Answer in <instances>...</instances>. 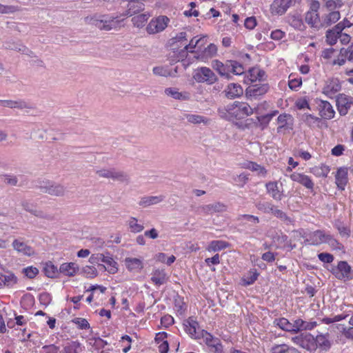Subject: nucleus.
<instances>
[{
  "mask_svg": "<svg viewBox=\"0 0 353 353\" xmlns=\"http://www.w3.org/2000/svg\"><path fill=\"white\" fill-rule=\"evenodd\" d=\"M225 110V118L228 120L242 119L254 112V110L247 103L239 101L228 105Z\"/></svg>",
  "mask_w": 353,
  "mask_h": 353,
  "instance_id": "1",
  "label": "nucleus"
},
{
  "mask_svg": "<svg viewBox=\"0 0 353 353\" xmlns=\"http://www.w3.org/2000/svg\"><path fill=\"white\" fill-rule=\"evenodd\" d=\"M98 177L102 179H112L125 184L130 182V176L124 171L117 170L114 168H103L96 171Z\"/></svg>",
  "mask_w": 353,
  "mask_h": 353,
  "instance_id": "2",
  "label": "nucleus"
},
{
  "mask_svg": "<svg viewBox=\"0 0 353 353\" xmlns=\"http://www.w3.org/2000/svg\"><path fill=\"white\" fill-rule=\"evenodd\" d=\"M38 188L42 193L52 196L62 197L67 193L66 188L63 185L49 180L40 181Z\"/></svg>",
  "mask_w": 353,
  "mask_h": 353,
  "instance_id": "3",
  "label": "nucleus"
},
{
  "mask_svg": "<svg viewBox=\"0 0 353 353\" xmlns=\"http://www.w3.org/2000/svg\"><path fill=\"white\" fill-rule=\"evenodd\" d=\"M193 78L198 83H206L209 85L213 84L217 80V77L214 72L207 67H201L196 69Z\"/></svg>",
  "mask_w": 353,
  "mask_h": 353,
  "instance_id": "4",
  "label": "nucleus"
},
{
  "mask_svg": "<svg viewBox=\"0 0 353 353\" xmlns=\"http://www.w3.org/2000/svg\"><path fill=\"white\" fill-rule=\"evenodd\" d=\"M170 22V19L164 15H160L152 19L146 27L149 34H157L164 30Z\"/></svg>",
  "mask_w": 353,
  "mask_h": 353,
  "instance_id": "5",
  "label": "nucleus"
},
{
  "mask_svg": "<svg viewBox=\"0 0 353 353\" xmlns=\"http://www.w3.org/2000/svg\"><path fill=\"white\" fill-rule=\"evenodd\" d=\"M296 0H274L270 10L272 14L281 16L294 5Z\"/></svg>",
  "mask_w": 353,
  "mask_h": 353,
  "instance_id": "6",
  "label": "nucleus"
},
{
  "mask_svg": "<svg viewBox=\"0 0 353 353\" xmlns=\"http://www.w3.org/2000/svg\"><path fill=\"white\" fill-rule=\"evenodd\" d=\"M89 261L91 263H99V261L103 262L110 268L108 271L111 274H114L117 272V268L116 266L117 263L110 256H105L104 254L98 253L96 254H92L89 259Z\"/></svg>",
  "mask_w": 353,
  "mask_h": 353,
  "instance_id": "7",
  "label": "nucleus"
},
{
  "mask_svg": "<svg viewBox=\"0 0 353 353\" xmlns=\"http://www.w3.org/2000/svg\"><path fill=\"white\" fill-rule=\"evenodd\" d=\"M341 89L340 81L337 78L327 79L323 88V93L328 97H333Z\"/></svg>",
  "mask_w": 353,
  "mask_h": 353,
  "instance_id": "8",
  "label": "nucleus"
},
{
  "mask_svg": "<svg viewBox=\"0 0 353 353\" xmlns=\"http://www.w3.org/2000/svg\"><path fill=\"white\" fill-rule=\"evenodd\" d=\"M336 105L339 114L344 116L353 105V97L345 94H339L336 99Z\"/></svg>",
  "mask_w": 353,
  "mask_h": 353,
  "instance_id": "9",
  "label": "nucleus"
},
{
  "mask_svg": "<svg viewBox=\"0 0 353 353\" xmlns=\"http://www.w3.org/2000/svg\"><path fill=\"white\" fill-rule=\"evenodd\" d=\"M223 64L225 70V78L228 79H230L231 77L230 72L236 75H241L244 72L243 66L236 61L228 60Z\"/></svg>",
  "mask_w": 353,
  "mask_h": 353,
  "instance_id": "10",
  "label": "nucleus"
},
{
  "mask_svg": "<svg viewBox=\"0 0 353 353\" xmlns=\"http://www.w3.org/2000/svg\"><path fill=\"white\" fill-rule=\"evenodd\" d=\"M128 1L127 10L123 16L131 17L144 10V2L141 0H128Z\"/></svg>",
  "mask_w": 353,
  "mask_h": 353,
  "instance_id": "11",
  "label": "nucleus"
},
{
  "mask_svg": "<svg viewBox=\"0 0 353 353\" xmlns=\"http://www.w3.org/2000/svg\"><path fill=\"white\" fill-rule=\"evenodd\" d=\"M320 116L325 119H331L334 117L335 112L332 105L327 101L320 100L318 103Z\"/></svg>",
  "mask_w": 353,
  "mask_h": 353,
  "instance_id": "12",
  "label": "nucleus"
},
{
  "mask_svg": "<svg viewBox=\"0 0 353 353\" xmlns=\"http://www.w3.org/2000/svg\"><path fill=\"white\" fill-rule=\"evenodd\" d=\"M12 245L14 250L23 255L30 256L35 254L34 249L20 239H14Z\"/></svg>",
  "mask_w": 353,
  "mask_h": 353,
  "instance_id": "13",
  "label": "nucleus"
},
{
  "mask_svg": "<svg viewBox=\"0 0 353 353\" xmlns=\"http://www.w3.org/2000/svg\"><path fill=\"white\" fill-rule=\"evenodd\" d=\"M269 90L267 83H256L250 85L245 90L246 95L253 97H257L265 94Z\"/></svg>",
  "mask_w": 353,
  "mask_h": 353,
  "instance_id": "14",
  "label": "nucleus"
},
{
  "mask_svg": "<svg viewBox=\"0 0 353 353\" xmlns=\"http://www.w3.org/2000/svg\"><path fill=\"white\" fill-rule=\"evenodd\" d=\"M335 276L339 279H350L352 278V268L346 261H340L337 265Z\"/></svg>",
  "mask_w": 353,
  "mask_h": 353,
  "instance_id": "15",
  "label": "nucleus"
},
{
  "mask_svg": "<svg viewBox=\"0 0 353 353\" xmlns=\"http://www.w3.org/2000/svg\"><path fill=\"white\" fill-rule=\"evenodd\" d=\"M201 211L206 214H211L216 212H225L228 210V205L221 202H214L203 205Z\"/></svg>",
  "mask_w": 353,
  "mask_h": 353,
  "instance_id": "16",
  "label": "nucleus"
},
{
  "mask_svg": "<svg viewBox=\"0 0 353 353\" xmlns=\"http://www.w3.org/2000/svg\"><path fill=\"white\" fill-rule=\"evenodd\" d=\"M164 199L165 196L161 194L158 196H145L140 199L138 204L140 207L145 208L154 205H157L163 201Z\"/></svg>",
  "mask_w": 353,
  "mask_h": 353,
  "instance_id": "17",
  "label": "nucleus"
},
{
  "mask_svg": "<svg viewBox=\"0 0 353 353\" xmlns=\"http://www.w3.org/2000/svg\"><path fill=\"white\" fill-rule=\"evenodd\" d=\"M316 321H306L301 319H297L293 321L294 332L297 333L303 330H311L316 326Z\"/></svg>",
  "mask_w": 353,
  "mask_h": 353,
  "instance_id": "18",
  "label": "nucleus"
},
{
  "mask_svg": "<svg viewBox=\"0 0 353 353\" xmlns=\"http://www.w3.org/2000/svg\"><path fill=\"white\" fill-rule=\"evenodd\" d=\"M305 22L312 28L319 30L323 27L318 12H307L305 16Z\"/></svg>",
  "mask_w": 353,
  "mask_h": 353,
  "instance_id": "19",
  "label": "nucleus"
},
{
  "mask_svg": "<svg viewBox=\"0 0 353 353\" xmlns=\"http://www.w3.org/2000/svg\"><path fill=\"white\" fill-rule=\"evenodd\" d=\"M331 239L330 235H326L323 231L316 230L310 234V239L307 241H310V243L312 245H319L324 242H328Z\"/></svg>",
  "mask_w": 353,
  "mask_h": 353,
  "instance_id": "20",
  "label": "nucleus"
},
{
  "mask_svg": "<svg viewBox=\"0 0 353 353\" xmlns=\"http://www.w3.org/2000/svg\"><path fill=\"white\" fill-rule=\"evenodd\" d=\"M225 97L229 99H234L241 96L243 93L242 87L237 83H230L224 90Z\"/></svg>",
  "mask_w": 353,
  "mask_h": 353,
  "instance_id": "21",
  "label": "nucleus"
},
{
  "mask_svg": "<svg viewBox=\"0 0 353 353\" xmlns=\"http://www.w3.org/2000/svg\"><path fill=\"white\" fill-rule=\"evenodd\" d=\"M336 184L341 190H344L347 183V169L346 168H340L336 172L335 176Z\"/></svg>",
  "mask_w": 353,
  "mask_h": 353,
  "instance_id": "22",
  "label": "nucleus"
},
{
  "mask_svg": "<svg viewBox=\"0 0 353 353\" xmlns=\"http://www.w3.org/2000/svg\"><path fill=\"white\" fill-rule=\"evenodd\" d=\"M183 119H186L188 122L192 124H203L208 125L210 123V119L199 114H185Z\"/></svg>",
  "mask_w": 353,
  "mask_h": 353,
  "instance_id": "23",
  "label": "nucleus"
},
{
  "mask_svg": "<svg viewBox=\"0 0 353 353\" xmlns=\"http://www.w3.org/2000/svg\"><path fill=\"white\" fill-rule=\"evenodd\" d=\"M204 340L207 345L214 349L215 353H222L223 346L218 338H215L210 334L207 333L204 336Z\"/></svg>",
  "mask_w": 353,
  "mask_h": 353,
  "instance_id": "24",
  "label": "nucleus"
},
{
  "mask_svg": "<svg viewBox=\"0 0 353 353\" xmlns=\"http://www.w3.org/2000/svg\"><path fill=\"white\" fill-rule=\"evenodd\" d=\"M125 265L127 269L131 272H139L143 268L142 261L137 258H126Z\"/></svg>",
  "mask_w": 353,
  "mask_h": 353,
  "instance_id": "25",
  "label": "nucleus"
},
{
  "mask_svg": "<svg viewBox=\"0 0 353 353\" xmlns=\"http://www.w3.org/2000/svg\"><path fill=\"white\" fill-rule=\"evenodd\" d=\"M3 47L6 50H14L21 53H27L28 48L19 41L14 40H8L3 43Z\"/></svg>",
  "mask_w": 353,
  "mask_h": 353,
  "instance_id": "26",
  "label": "nucleus"
},
{
  "mask_svg": "<svg viewBox=\"0 0 353 353\" xmlns=\"http://www.w3.org/2000/svg\"><path fill=\"white\" fill-rule=\"evenodd\" d=\"M168 277L163 270L157 269L152 274L151 281L157 285H161L167 282Z\"/></svg>",
  "mask_w": 353,
  "mask_h": 353,
  "instance_id": "27",
  "label": "nucleus"
},
{
  "mask_svg": "<svg viewBox=\"0 0 353 353\" xmlns=\"http://www.w3.org/2000/svg\"><path fill=\"white\" fill-rule=\"evenodd\" d=\"M291 178L293 181L301 183L308 189H312L314 187V183L307 175L295 173L291 175Z\"/></svg>",
  "mask_w": 353,
  "mask_h": 353,
  "instance_id": "28",
  "label": "nucleus"
},
{
  "mask_svg": "<svg viewBox=\"0 0 353 353\" xmlns=\"http://www.w3.org/2000/svg\"><path fill=\"white\" fill-rule=\"evenodd\" d=\"M0 105L5 108H17L21 110L28 108L27 103L21 100H0Z\"/></svg>",
  "mask_w": 353,
  "mask_h": 353,
  "instance_id": "29",
  "label": "nucleus"
},
{
  "mask_svg": "<svg viewBox=\"0 0 353 353\" xmlns=\"http://www.w3.org/2000/svg\"><path fill=\"white\" fill-rule=\"evenodd\" d=\"M78 270L79 266L75 263H63L59 268L61 273H63V274L68 276H72L75 275Z\"/></svg>",
  "mask_w": 353,
  "mask_h": 353,
  "instance_id": "30",
  "label": "nucleus"
},
{
  "mask_svg": "<svg viewBox=\"0 0 353 353\" xmlns=\"http://www.w3.org/2000/svg\"><path fill=\"white\" fill-rule=\"evenodd\" d=\"M268 192L276 201H281L283 198V193L279 190L277 183L270 182L266 184Z\"/></svg>",
  "mask_w": 353,
  "mask_h": 353,
  "instance_id": "31",
  "label": "nucleus"
},
{
  "mask_svg": "<svg viewBox=\"0 0 353 353\" xmlns=\"http://www.w3.org/2000/svg\"><path fill=\"white\" fill-rule=\"evenodd\" d=\"M17 281V277L12 273L3 274L0 272V288L7 286L10 287L14 285Z\"/></svg>",
  "mask_w": 353,
  "mask_h": 353,
  "instance_id": "32",
  "label": "nucleus"
},
{
  "mask_svg": "<svg viewBox=\"0 0 353 353\" xmlns=\"http://www.w3.org/2000/svg\"><path fill=\"white\" fill-rule=\"evenodd\" d=\"M165 93L168 96H170L175 99L179 100H188L190 99V94L188 92H179L176 89L168 88L165 90Z\"/></svg>",
  "mask_w": 353,
  "mask_h": 353,
  "instance_id": "33",
  "label": "nucleus"
},
{
  "mask_svg": "<svg viewBox=\"0 0 353 353\" xmlns=\"http://www.w3.org/2000/svg\"><path fill=\"white\" fill-rule=\"evenodd\" d=\"M341 17L340 12L339 11H332L329 14H326L323 21V26H329L332 23H336L339 20Z\"/></svg>",
  "mask_w": 353,
  "mask_h": 353,
  "instance_id": "34",
  "label": "nucleus"
},
{
  "mask_svg": "<svg viewBox=\"0 0 353 353\" xmlns=\"http://www.w3.org/2000/svg\"><path fill=\"white\" fill-rule=\"evenodd\" d=\"M150 14L148 12L142 13L134 16L132 19L133 25L137 28H142L150 18Z\"/></svg>",
  "mask_w": 353,
  "mask_h": 353,
  "instance_id": "35",
  "label": "nucleus"
},
{
  "mask_svg": "<svg viewBox=\"0 0 353 353\" xmlns=\"http://www.w3.org/2000/svg\"><path fill=\"white\" fill-rule=\"evenodd\" d=\"M274 323L279 326L281 329L287 331L294 332V325L293 322L289 321L285 318H281L279 319H276L274 321Z\"/></svg>",
  "mask_w": 353,
  "mask_h": 353,
  "instance_id": "36",
  "label": "nucleus"
},
{
  "mask_svg": "<svg viewBox=\"0 0 353 353\" xmlns=\"http://www.w3.org/2000/svg\"><path fill=\"white\" fill-rule=\"evenodd\" d=\"M289 23L292 27L299 30H304L305 29V26L299 15L290 16Z\"/></svg>",
  "mask_w": 353,
  "mask_h": 353,
  "instance_id": "37",
  "label": "nucleus"
},
{
  "mask_svg": "<svg viewBox=\"0 0 353 353\" xmlns=\"http://www.w3.org/2000/svg\"><path fill=\"white\" fill-rule=\"evenodd\" d=\"M128 225L131 232L139 233L143 230L144 226L138 223V219L135 217H130L128 221Z\"/></svg>",
  "mask_w": 353,
  "mask_h": 353,
  "instance_id": "38",
  "label": "nucleus"
},
{
  "mask_svg": "<svg viewBox=\"0 0 353 353\" xmlns=\"http://www.w3.org/2000/svg\"><path fill=\"white\" fill-rule=\"evenodd\" d=\"M229 246V243L224 241H212L210 242L207 250L208 251H219L224 250Z\"/></svg>",
  "mask_w": 353,
  "mask_h": 353,
  "instance_id": "39",
  "label": "nucleus"
},
{
  "mask_svg": "<svg viewBox=\"0 0 353 353\" xmlns=\"http://www.w3.org/2000/svg\"><path fill=\"white\" fill-rule=\"evenodd\" d=\"M81 351V344L78 341H71L63 347L64 353H80Z\"/></svg>",
  "mask_w": 353,
  "mask_h": 353,
  "instance_id": "40",
  "label": "nucleus"
},
{
  "mask_svg": "<svg viewBox=\"0 0 353 353\" xmlns=\"http://www.w3.org/2000/svg\"><path fill=\"white\" fill-rule=\"evenodd\" d=\"M236 220L243 225H245L247 222H252L254 225L259 223V217L250 214H240L236 218Z\"/></svg>",
  "mask_w": 353,
  "mask_h": 353,
  "instance_id": "41",
  "label": "nucleus"
},
{
  "mask_svg": "<svg viewBox=\"0 0 353 353\" xmlns=\"http://www.w3.org/2000/svg\"><path fill=\"white\" fill-rule=\"evenodd\" d=\"M245 167L252 171L256 172L258 174L261 176H265L267 173L264 167L252 161L246 163Z\"/></svg>",
  "mask_w": 353,
  "mask_h": 353,
  "instance_id": "42",
  "label": "nucleus"
},
{
  "mask_svg": "<svg viewBox=\"0 0 353 353\" xmlns=\"http://www.w3.org/2000/svg\"><path fill=\"white\" fill-rule=\"evenodd\" d=\"M329 172V167L325 165L314 166L311 169V172L319 177H326Z\"/></svg>",
  "mask_w": 353,
  "mask_h": 353,
  "instance_id": "43",
  "label": "nucleus"
},
{
  "mask_svg": "<svg viewBox=\"0 0 353 353\" xmlns=\"http://www.w3.org/2000/svg\"><path fill=\"white\" fill-rule=\"evenodd\" d=\"M329 334L326 333L325 334H320L316 336L315 341L316 344H318L321 347H323L324 348H329L330 347V342L329 341Z\"/></svg>",
  "mask_w": 353,
  "mask_h": 353,
  "instance_id": "44",
  "label": "nucleus"
},
{
  "mask_svg": "<svg viewBox=\"0 0 353 353\" xmlns=\"http://www.w3.org/2000/svg\"><path fill=\"white\" fill-rule=\"evenodd\" d=\"M276 353H300L296 348L286 344L276 345L272 348Z\"/></svg>",
  "mask_w": 353,
  "mask_h": 353,
  "instance_id": "45",
  "label": "nucleus"
},
{
  "mask_svg": "<svg viewBox=\"0 0 353 353\" xmlns=\"http://www.w3.org/2000/svg\"><path fill=\"white\" fill-rule=\"evenodd\" d=\"M185 327V331L192 336H194L196 333V328L198 327V323L190 318L186 323L184 324Z\"/></svg>",
  "mask_w": 353,
  "mask_h": 353,
  "instance_id": "46",
  "label": "nucleus"
},
{
  "mask_svg": "<svg viewBox=\"0 0 353 353\" xmlns=\"http://www.w3.org/2000/svg\"><path fill=\"white\" fill-rule=\"evenodd\" d=\"M46 276L49 278H54L57 274V268L55 267L52 262L46 263L43 268Z\"/></svg>",
  "mask_w": 353,
  "mask_h": 353,
  "instance_id": "47",
  "label": "nucleus"
},
{
  "mask_svg": "<svg viewBox=\"0 0 353 353\" xmlns=\"http://www.w3.org/2000/svg\"><path fill=\"white\" fill-rule=\"evenodd\" d=\"M104 17L105 16H99L97 14L89 15L84 17L83 21L86 24L93 25L98 28L101 24L100 20Z\"/></svg>",
  "mask_w": 353,
  "mask_h": 353,
  "instance_id": "48",
  "label": "nucleus"
},
{
  "mask_svg": "<svg viewBox=\"0 0 353 353\" xmlns=\"http://www.w3.org/2000/svg\"><path fill=\"white\" fill-rule=\"evenodd\" d=\"M293 340L294 343L303 347V348L309 349V347L307 344H306V343L310 341V340H314V338L312 337V335L308 334L305 335V336H296L293 338Z\"/></svg>",
  "mask_w": 353,
  "mask_h": 353,
  "instance_id": "49",
  "label": "nucleus"
},
{
  "mask_svg": "<svg viewBox=\"0 0 353 353\" xmlns=\"http://www.w3.org/2000/svg\"><path fill=\"white\" fill-rule=\"evenodd\" d=\"M101 24L98 26V28L101 30H110L115 27L114 19H105L103 18L100 20Z\"/></svg>",
  "mask_w": 353,
  "mask_h": 353,
  "instance_id": "50",
  "label": "nucleus"
},
{
  "mask_svg": "<svg viewBox=\"0 0 353 353\" xmlns=\"http://www.w3.org/2000/svg\"><path fill=\"white\" fill-rule=\"evenodd\" d=\"M341 54L342 57L347 58V60L353 62V43L347 48H342L341 49Z\"/></svg>",
  "mask_w": 353,
  "mask_h": 353,
  "instance_id": "51",
  "label": "nucleus"
},
{
  "mask_svg": "<svg viewBox=\"0 0 353 353\" xmlns=\"http://www.w3.org/2000/svg\"><path fill=\"white\" fill-rule=\"evenodd\" d=\"M291 115L288 114H280L277 118V121L279 123V126L277 128L278 132H279L280 129L285 128L288 125V119H291Z\"/></svg>",
  "mask_w": 353,
  "mask_h": 353,
  "instance_id": "52",
  "label": "nucleus"
},
{
  "mask_svg": "<svg viewBox=\"0 0 353 353\" xmlns=\"http://www.w3.org/2000/svg\"><path fill=\"white\" fill-rule=\"evenodd\" d=\"M212 68L222 77H225V70L224 68V64L219 60H214L212 61Z\"/></svg>",
  "mask_w": 353,
  "mask_h": 353,
  "instance_id": "53",
  "label": "nucleus"
},
{
  "mask_svg": "<svg viewBox=\"0 0 353 353\" xmlns=\"http://www.w3.org/2000/svg\"><path fill=\"white\" fill-rule=\"evenodd\" d=\"M23 272L28 278L33 279L39 274V270L36 267L29 266L23 268Z\"/></svg>",
  "mask_w": 353,
  "mask_h": 353,
  "instance_id": "54",
  "label": "nucleus"
},
{
  "mask_svg": "<svg viewBox=\"0 0 353 353\" xmlns=\"http://www.w3.org/2000/svg\"><path fill=\"white\" fill-rule=\"evenodd\" d=\"M339 38V34L333 32L332 30H329L326 32V41L330 46L334 45Z\"/></svg>",
  "mask_w": 353,
  "mask_h": 353,
  "instance_id": "55",
  "label": "nucleus"
},
{
  "mask_svg": "<svg viewBox=\"0 0 353 353\" xmlns=\"http://www.w3.org/2000/svg\"><path fill=\"white\" fill-rule=\"evenodd\" d=\"M83 272L87 278H94L97 275V270L94 266L86 265L83 268Z\"/></svg>",
  "mask_w": 353,
  "mask_h": 353,
  "instance_id": "56",
  "label": "nucleus"
},
{
  "mask_svg": "<svg viewBox=\"0 0 353 353\" xmlns=\"http://www.w3.org/2000/svg\"><path fill=\"white\" fill-rule=\"evenodd\" d=\"M3 181L10 185H17L18 183V179L16 176L11 174H5L2 176Z\"/></svg>",
  "mask_w": 353,
  "mask_h": 353,
  "instance_id": "57",
  "label": "nucleus"
},
{
  "mask_svg": "<svg viewBox=\"0 0 353 353\" xmlns=\"http://www.w3.org/2000/svg\"><path fill=\"white\" fill-rule=\"evenodd\" d=\"M276 217L283 221L287 225L292 224L293 223L292 219L288 216L285 212L281 210H279L276 213Z\"/></svg>",
  "mask_w": 353,
  "mask_h": 353,
  "instance_id": "58",
  "label": "nucleus"
},
{
  "mask_svg": "<svg viewBox=\"0 0 353 353\" xmlns=\"http://www.w3.org/2000/svg\"><path fill=\"white\" fill-rule=\"evenodd\" d=\"M346 316H345V315L339 314V315H335L333 317H325V318H323L321 321H322V322H323L325 324H330V323H332L337 322V321H339L341 320H343Z\"/></svg>",
  "mask_w": 353,
  "mask_h": 353,
  "instance_id": "59",
  "label": "nucleus"
},
{
  "mask_svg": "<svg viewBox=\"0 0 353 353\" xmlns=\"http://www.w3.org/2000/svg\"><path fill=\"white\" fill-rule=\"evenodd\" d=\"M92 246L96 250L102 249L104 246L105 241L101 238H92L91 239Z\"/></svg>",
  "mask_w": 353,
  "mask_h": 353,
  "instance_id": "60",
  "label": "nucleus"
},
{
  "mask_svg": "<svg viewBox=\"0 0 353 353\" xmlns=\"http://www.w3.org/2000/svg\"><path fill=\"white\" fill-rule=\"evenodd\" d=\"M320 261L324 263H332L334 260V256L330 253L322 252L318 255Z\"/></svg>",
  "mask_w": 353,
  "mask_h": 353,
  "instance_id": "61",
  "label": "nucleus"
},
{
  "mask_svg": "<svg viewBox=\"0 0 353 353\" xmlns=\"http://www.w3.org/2000/svg\"><path fill=\"white\" fill-rule=\"evenodd\" d=\"M73 321L79 326L80 329H87L90 327V324L85 319L77 318Z\"/></svg>",
  "mask_w": 353,
  "mask_h": 353,
  "instance_id": "62",
  "label": "nucleus"
},
{
  "mask_svg": "<svg viewBox=\"0 0 353 353\" xmlns=\"http://www.w3.org/2000/svg\"><path fill=\"white\" fill-rule=\"evenodd\" d=\"M17 10V9L13 6H4L2 4H0V13L1 14L13 13Z\"/></svg>",
  "mask_w": 353,
  "mask_h": 353,
  "instance_id": "63",
  "label": "nucleus"
},
{
  "mask_svg": "<svg viewBox=\"0 0 353 353\" xmlns=\"http://www.w3.org/2000/svg\"><path fill=\"white\" fill-rule=\"evenodd\" d=\"M245 27L248 29L252 30L256 25V21L254 17H248L244 21Z\"/></svg>",
  "mask_w": 353,
  "mask_h": 353,
  "instance_id": "64",
  "label": "nucleus"
}]
</instances>
